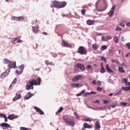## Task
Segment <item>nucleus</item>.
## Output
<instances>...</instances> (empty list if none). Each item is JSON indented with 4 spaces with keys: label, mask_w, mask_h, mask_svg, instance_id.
Segmentation results:
<instances>
[{
    "label": "nucleus",
    "mask_w": 130,
    "mask_h": 130,
    "mask_svg": "<svg viewBox=\"0 0 130 130\" xmlns=\"http://www.w3.org/2000/svg\"><path fill=\"white\" fill-rule=\"evenodd\" d=\"M38 82L33 79L29 80L25 86L26 89L27 90H29L30 89H33L34 88L33 85H40L41 81V78L40 77H38Z\"/></svg>",
    "instance_id": "1"
},
{
    "label": "nucleus",
    "mask_w": 130,
    "mask_h": 130,
    "mask_svg": "<svg viewBox=\"0 0 130 130\" xmlns=\"http://www.w3.org/2000/svg\"><path fill=\"white\" fill-rule=\"evenodd\" d=\"M77 52L81 54H85L87 53L86 49L83 46L79 47L77 51Z\"/></svg>",
    "instance_id": "2"
},
{
    "label": "nucleus",
    "mask_w": 130,
    "mask_h": 130,
    "mask_svg": "<svg viewBox=\"0 0 130 130\" xmlns=\"http://www.w3.org/2000/svg\"><path fill=\"white\" fill-rule=\"evenodd\" d=\"M64 121L66 124H68L69 125L72 126H74V123L69 118H64Z\"/></svg>",
    "instance_id": "3"
},
{
    "label": "nucleus",
    "mask_w": 130,
    "mask_h": 130,
    "mask_svg": "<svg viewBox=\"0 0 130 130\" xmlns=\"http://www.w3.org/2000/svg\"><path fill=\"white\" fill-rule=\"evenodd\" d=\"M8 67L9 68V69L11 68H15L16 67V62L15 61L13 62L10 61Z\"/></svg>",
    "instance_id": "4"
},
{
    "label": "nucleus",
    "mask_w": 130,
    "mask_h": 130,
    "mask_svg": "<svg viewBox=\"0 0 130 130\" xmlns=\"http://www.w3.org/2000/svg\"><path fill=\"white\" fill-rule=\"evenodd\" d=\"M82 77V75H80L76 76L73 78L72 81L73 82H75L80 79Z\"/></svg>",
    "instance_id": "5"
},
{
    "label": "nucleus",
    "mask_w": 130,
    "mask_h": 130,
    "mask_svg": "<svg viewBox=\"0 0 130 130\" xmlns=\"http://www.w3.org/2000/svg\"><path fill=\"white\" fill-rule=\"evenodd\" d=\"M59 2L54 1L52 2V4H51V7H54L58 8V5L59 4Z\"/></svg>",
    "instance_id": "6"
},
{
    "label": "nucleus",
    "mask_w": 130,
    "mask_h": 130,
    "mask_svg": "<svg viewBox=\"0 0 130 130\" xmlns=\"http://www.w3.org/2000/svg\"><path fill=\"white\" fill-rule=\"evenodd\" d=\"M115 5L113 6L111 8V9L108 12V14L109 15V16L111 18L113 16V14L114 12V10L115 8Z\"/></svg>",
    "instance_id": "7"
},
{
    "label": "nucleus",
    "mask_w": 130,
    "mask_h": 130,
    "mask_svg": "<svg viewBox=\"0 0 130 130\" xmlns=\"http://www.w3.org/2000/svg\"><path fill=\"white\" fill-rule=\"evenodd\" d=\"M10 71V69H8L4 72L2 74L1 76L2 78H4L6 76H7L8 75V73Z\"/></svg>",
    "instance_id": "8"
},
{
    "label": "nucleus",
    "mask_w": 130,
    "mask_h": 130,
    "mask_svg": "<svg viewBox=\"0 0 130 130\" xmlns=\"http://www.w3.org/2000/svg\"><path fill=\"white\" fill-rule=\"evenodd\" d=\"M66 2H59L58 8H60L64 7L66 5Z\"/></svg>",
    "instance_id": "9"
},
{
    "label": "nucleus",
    "mask_w": 130,
    "mask_h": 130,
    "mask_svg": "<svg viewBox=\"0 0 130 130\" xmlns=\"http://www.w3.org/2000/svg\"><path fill=\"white\" fill-rule=\"evenodd\" d=\"M33 94L30 93V92L27 93V95H26L24 98L25 100H28L33 96Z\"/></svg>",
    "instance_id": "10"
},
{
    "label": "nucleus",
    "mask_w": 130,
    "mask_h": 130,
    "mask_svg": "<svg viewBox=\"0 0 130 130\" xmlns=\"http://www.w3.org/2000/svg\"><path fill=\"white\" fill-rule=\"evenodd\" d=\"M76 66L77 67L82 71H84L85 70V66L81 64H77Z\"/></svg>",
    "instance_id": "11"
},
{
    "label": "nucleus",
    "mask_w": 130,
    "mask_h": 130,
    "mask_svg": "<svg viewBox=\"0 0 130 130\" xmlns=\"http://www.w3.org/2000/svg\"><path fill=\"white\" fill-rule=\"evenodd\" d=\"M34 108L37 112L39 113L40 114L42 115L44 114L43 112L40 109L35 106L34 107Z\"/></svg>",
    "instance_id": "12"
},
{
    "label": "nucleus",
    "mask_w": 130,
    "mask_h": 130,
    "mask_svg": "<svg viewBox=\"0 0 130 130\" xmlns=\"http://www.w3.org/2000/svg\"><path fill=\"white\" fill-rule=\"evenodd\" d=\"M61 44L65 47H70L71 46V45H69L68 43L64 40L62 41Z\"/></svg>",
    "instance_id": "13"
},
{
    "label": "nucleus",
    "mask_w": 130,
    "mask_h": 130,
    "mask_svg": "<svg viewBox=\"0 0 130 130\" xmlns=\"http://www.w3.org/2000/svg\"><path fill=\"white\" fill-rule=\"evenodd\" d=\"M100 126L99 121H97L95 123V129L97 130L100 129Z\"/></svg>",
    "instance_id": "14"
},
{
    "label": "nucleus",
    "mask_w": 130,
    "mask_h": 130,
    "mask_svg": "<svg viewBox=\"0 0 130 130\" xmlns=\"http://www.w3.org/2000/svg\"><path fill=\"white\" fill-rule=\"evenodd\" d=\"M71 86L72 87H73L74 88H77L78 87H82V85H79L78 84L71 83Z\"/></svg>",
    "instance_id": "15"
},
{
    "label": "nucleus",
    "mask_w": 130,
    "mask_h": 130,
    "mask_svg": "<svg viewBox=\"0 0 130 130\" xmlns=\"http://www.w3.org/2000/svg\"><path fill=\"white\" fill-rule=\"evenodd\" d=\"M38 28L39 27L38 26H36V27L32 26V29L33 31L36 34L38 30Z\"/></svg>",
    "instance_id": "16"
},
{
    "label": "nucleus",
    "mask_w": 130,
    "mask_h": 130,
    "mask_svg": "<svg viewBox=\"0 0 130 130\" xmlns=\"http://www.w3.org/2000/svg\"><path fill=\"white\" fill-rule=\"evenodd\" d=\"M1 126L4 127H9L10 126V125L8 124L5 123H2L0 124Z\"/></svg>",
    "instance_id": "17"
},
{
    "label": "nucleus",
    "mask_w": 130,
    "mask_h": 130,
    "mask_svg": "<svg viewBox=\"0 0 130 130\" xmlns=\"http://www.w3.org/2000/svg\"><path fill=\"white\" fill-rule=\"evenodd\" d=\"M21 98V94H19L18 95L15 96L13 99V101H15L16 100L19 99Z\"/></svg>",
    "instance_id": "18"
},
{
    "label": "nucleus",
    "mask_w": 130,
    "mask_h": 130,
    "mask_svg": "<svg viewBox=\"0 0 130 130\" xmlns=\"http://www.w3.org/2000/svg\"><path fill=\"white\" fill-rule=\"evenodd\" d=\"M99 47L98 45L96 43L93 44L92 45V48L93 49L95 50H97Z\"/></svg>",
    "instance_id": "19"
},
{
    "label": "nucleus",
    "mask_w": 130,
    "mask_h": 130,
    "mask_svg": "<svg viewBox=\"0 0 130 130\" xmlns=\"http://www.w3.org/2000/svg\"><path fill=\"white\" fill-rule=\"evenodd\" d=\"M87 23L88 25H91L94 23V22L93 21L89 20L87 21Z\"/></svg>",
    "instance_id": "20"
},
{
    "label": "nucleus",
    "mask_w": 130,
    "mask_h": 130,
    "mask_svg": "<svg viewBox=\"0 0 130 130\" xmlns=\"http://www.w3.org/2000/svg\"><path fill=\"white\" fill-rule=\"evenodd\" d=\"M108 64H107L106 66V69L109 73H111L112 72V70L109 67Z\"/></svg>",
    "instance_id": "21"
},
{
    "label": "nucleus",
    "mask_w": 130,
    "mask_h": 130,
    "mask_svg": "<svg viewBox=\"0 0 130 130\" xmlns=\"http://www.w3.org/2000/svg\"><path fill=\"white\" fill-rule=\"evenodd\" d=\"M121 89L123 90L127 91L130 89V86L126 87H122Z\"/></svg>",
    "instance_id": "22"
},
{
    "label": "nucleus",
    "mask_w": 130,
    "mask_h": 130,
    "mask_svg": "<svg viewBox=\"0 0 130 130\" xmlns=\"http://www.w3.org/2000/svg\"><path fill=\"white\" fill-rule=\"evenodd\" d=\"M15 118L14 115L13 114L9 115L7 117V118L10 120H12Z\"/></svg>",
    "instance_id": "23"
},
{
    "label": "nucleus",
    "mask_w": 130,
    "mask_h": 130,
    "mask_svg": "<svg viewBox=\"0 0 130 130\" xmlns=\"http://www.w3.org/2000/svg\"><path fill=\"white\" fill-rule=\"evenodd\" d=\"M3 61L4 63H7L8 65L10 61L7 58H5L4 59Z\"/></svg>",
    "instance_id": "24"
},
{
    "label": "nucleus",
    "mask_w": 130,
    "mask_h": 130,
    "mask_svg": "<svg viewBox=\"0 0 130 130\" xmlns=\"http://www.w3.org/2000/svg\"><path fill=\"white\" fill-rule=\"evenodd\" d=\"M107 48V47L106 45H104L101 46L100 48V50L101 51H103L106 49Z\"/></svg>",
    "instance_id": "25"
},
{
    "label": "nucleus",
    "mask_w": 130,
    "mask_h": 130,
    "mask_svg": "<svg viewBox=\"0 0 130 130\" xmlns=\"http://www.w3.org/2000/svg\"><path fill=\"white\" fill-rule=\"evenodd\" d=\"M118 69L119 71L121 73H123L125 72V71L123 70V68L121 67H119Z\"/></svg>",
    "instance_id": "26"
},
{
    "label": "nucleus",
    "mask_w": 130,
    "mask_h": 130,
    "mask_svg": "<svg viewBox=\"0 0 130 130\" xmlns=\"http://www.w3.org/2000/svg\"><path fill=\"white\" fill-rule=\"evenodd\" d=\"M83 126L84 127L88 128H91V126L89 125L86 123H84L83 124Z\"/></svg>",
    "instance_id": "27"
},
{
    "label": "nucleus",
    "mask_w": 130,
    "mask_h": 130,
    "mask_svg": "<svg viewBox=\"0 0 130 130\" xmlns=\"http://www.w3.org/2000/svg\"><path fill=\"white\" fill-rule=\"evenodd\" d=\"M18 21H22L24 19V17L23 16L17 17Z\"/></svg>",
    "instance_id": "28"
},
{
    "label": "nucleus",
    "mask_w": 130,
    "mask_h": 130,
    "mask_svg": "<svg viewBox=\"0 0 130 130\" xmlns=\"http://www.w3.org/2000/svg\"><path fill=\"white\" fill-rule=\"evenodd\" d=\"M85 92V90H83L82 91L80 92L78 94H76V96H80L82 95Z\"/></svg>",
    "instance_id": "29"
},
{
    "label": "nucleus",
    "mask_w": 130,
    "mask_h": 130,
    "mask_svg": "<svg viewBox=\"0 0 130 130\" xmlns=\"http://www.w3.org/2000/svg\"><path fill=\"white\" fill-rule=\"evenodd\" d=\"M86 68L90 70H92V66L90 65H88L86 67Z\"/></svg>",
    "instance_id": "30"
},
{
    "label": "nucleus",
    "mask_w": 130,
    "mask_h": 130,
    "mask_svg": "<svg viewBox=\"0 0 130 130\" xmlns=\"http://www.w3.org/2000/svg\"><path fill=\"white\" fill-rule=\"evenodd\" d=\"M63 108L62 107H61L59 109L56 113V114L57 115L58 112H61L63 110Z\"/></svg>",
    "instance_id": "31"
},
{
    "label": "nucleus",
    "mask_w": 130,
    "mask_h": 130,
    "mask_svg": "<svg viewBox=\"0 0 130 130\" xmlns=\"http://www.w3.org/2000/svg\"><path fill=\"white\" fill-rule=\"evenodd\" d=\"M127 82V78H124L122 80V83L126 84Z\"/></svg>",
    "instance_id": "32"
},
{
    "label": "nucleus",
    "mask_w": 130,
    "mask_h": 130,
    "mask_svg": "<svg viewBox=\"0 0 130 130\" xmlns=\"http://www.w3.org/2000/svg\"><path fill=\"white\" fill-rule=\"evenodd\" d=\"M11 19L12 20L18 21L17 17L12 16L11 18Z\"/></svg>",
    "instance_id": "33"
},
{
    "label": "nucleus",
    "mask_w": 130,
    "mask_h": 130,
    "mask_svg": "<svg viewBox=\"0 0 130 130\" xmlns=\"http://www.w3.org/2000/svg\"><path fill=\"white\" fill-rule=\"evenodd\" d=\"M17 81V79L16 78H15L13 80V82H12L10 86V87H11L13 85V84H14Z\"/></svg>",
    "instance_id": "34"
},
{
    "label": "nucleus",
    "mask_w": 130,
    "mask_h": 130,
    "mask_svg": "<svg viewBox=\"0 0 130 130\" xmlns=\"http://www.w3.org/2000/svg\"><path fill=\"white\" fill-rule=\"evenodd\" d=\"M114 40L115 43H117L118 42V37L115 36L114 38Z\"/></svg>",
    "instance_id": "35"
},
{
    "label": "nucleus",
    "mask_w": 130,
    "mask_h": 130,
    "mask_svg": "<svg viewBox=\"0 0 130 130\" xmlns=\"http://www.w3.org/2000/svg\"><path fill=\"white\" fill-rule=\"evenodd\" d=\"M122 90L121 89L119 91L117 92L116 93L114 94V96H117L119 95L121 93Z\"/></svg>",
    "instance_id": "36"
},
{
    "label": "nucleus",
    "mask_w": 130,
    "mask_h": 130,
    "mask_svg": "<svg viewBox=\"0 0 130 130\" xmlns=\"http://www.w3.org/2000/svg\"><path fill=\"white\" fill-rule=\"evenodd\" d=\"M24 66L23 64L21 65L20 66H19V69H21V70H23H23L24 69Z\"/></svg>",
    "instance_id": "37"
},
{
    "label": "nucleus",
    "mask_w": 130,
    "mask_h": 130,
    "mask_svg": "<svg viewBox=\"0 0 130 130\" xmlns=\"http://www.w3.org/2000/svg\"><path fill=\"white\" fill-rule=\"evenodd\" d=\"M16 73L19 75H20L23 72V70H21L20 71H18V70H16Z\"/></svg>",
    "instance_id": "38"
},
{
    "label": "nucleus",
    "mask_w": 130,
    "mask_h": 130,
    "mask_svg": "<svg viewBox=\"0 0 130 130\" xmlns=\"http://www.w3.org/2000/svg\"><path fill=\"white\" fill-rule=\"evenodd\" d=\"M98 110H103L104 107H97Z\"/></svg>",
    "instance_id": "39"
},
{
    "label": "nucleus",
    "mask_w": 130,
    "mask_h": 130,
    "mask_svg": "<svg viewBox=\"0 0 130 130\" xmlns=\"http://www.w3.org/2000/svg\"><path fill=\"white\" fill-rule=\"evenodd\" d=\"M101 60L103 61H104L105 62H106V58L103 56L101 57Z\"/></svg>",
    "instance_id": "40"
},
{
    "label": "nucleus",
    "mask_w": 130,
    "mask_h": 130,
    "mask_svg": "<svg viewBox=\"0 0 130 130\" xmlns=\"http://www.w3.org/2000/svg\"><path fill=\"white\" fill-rule=\"evenodd\" d=\"M126 46L128 49H130V43H128L126 44Z\"/></svg>",
    "instance_id": "41"
},
{
    "label": "nucleus",
    "mask_w": 130,
    "mask_h": 130,
    "mask_svg": "<svg viewBox=\"0 0 130 130\" xmlns=\"http://www.w3.org/2000/svg\"><path fill=\"white\" fill-rule=\"evenodd\" d=\"M102 88H101L99 86L97 87V90H98L99 91H102Z\"/></svg>",
    "instance_id": "42"
},
{
    "label": "nucleus",
    "mask_w": 130,
    "mask_h": 130,
    "mask_svg": "<svg viewBox=\"0 0 130 130\" xmlns=\"http://www.w3.org/2000/svg\"><path fill=\"white\" fill-rule=\"evenodd\" d=\"M20 129L21 130H29L27 128L24 127H20Z\"/></svg>",
    "instance_id": "43"
},
{
    "label": "nucleus",
    "mask_w": 130,
    "mask_h": 130,
    "mask_svg": "<svg viewBox=\"0 0 130 130\" xmlns=\"http://www.w3.org/2000/svg\"><path fill=\"white\" fill-rule=\"evenodd\" d=\"M116 29L117 31H121L122 30L121 28L118 26H117V27L116 28Z\"/></svg>",
    "instance_id": "44"
},
{
    "label": "nucleus",
    "mask_w": 130,
    "mask_h": 130,
    "mask_svg": "<svg viewBox=\"0 0 130 130\" xmlns=\"http://www.w3.org/2000/svg\"><path fill=\"white\" fill-rule=\"evenodd\" d=\"M74 116H76V118H77L78 119L79 118V117L77 116V113L76 112H74Z\"/></svg>",
    "instance_id": "45"
},
{
    "label": "nucleus",
    "mask_w": 130,
    "mask_h": 130,
    "mask_svg": "<svg viewBox=\"0 0 130 130\" xmlns=\"http://www.w3.org/2000/svg\"><path fill=\"white\" fill-rule=\"evenodd\" d=\"M100 72L101 73H103L105 72V70L104 68H101V69L100 70Z\"/></svg>",
    "instance_id": "46"
},
{
    "label": "nucleus",
    "mask_w": 130,
    "mask_h": 130,
    "mask_svg": "<svg viewBox=\"0 0 130 130\" xmlns=\"http://www.w3.org/2000/svg\"><path fill=\"white\" fill-rule=\"evenodd\" d=\"M84 120L86 121L91 122V121L90 119L89 118H87L85 119H84Z\"/></svg>",
    "instance_id": "47"
},
{
    "label": "nucleus",
    "mask_w": 130,
    "mask_h": 130,
    "mask_svg": "<svg viewBox=\"0 0 130 130\" xmlns=\"http://www.w3.org/2000/svg\"><path fill=\"white\" fill-rule=\"evenodd\" d=\"M108 80V82L110 83H112L113 82V80L111 79H109Z\"/></svg>",
    "instance_id": "48"
},
{
    "label": "nucleus",
    "mask_w": 130,
    "mask_h": 130,
    "mask_svg": "<svg viewBox=\"0 0 130 130\" xmlns=\"http://www.w3.org/2000/svg\"><path fill=\"white\" fill-rule=\"evenodd\" d=\"M120 103L123 106H125L127 104V103H125L121 102Z\"/></svg>",
    "instance_id": "49"
},
{
    "label": "nucleus",
    "mask_w": 130,
    "mask_h": 130,
    "mask_svg": "<svg viewBox=\"0 0 130 130\" xmlns=\"http://www.w3.org/2000/svg\"><path fill=\"white\" fill-rule=\"evenodd\" d=\"M49 63V65H52V66H54L55 65V64L52 62H49V63Z\"/></svg>",
    "instance_id": "50"
},
{
    "label": "nucleus",
    "mask_w": 130,
    "mask_h": 130,
    "mask_svg": "<svg viewBox=\"0 0 130 130\" xmlns=\"http://www.w3.org/2000/svg\"><path fill=\"white\" fill-rule=\"evenodd\" d=\"M85 12V10L84 9H83L82 10V14H84Z\"/></svg>",
    "instance_id": "51"
},
{
    "label": "nucleus",
    "mask_w": 130,
    "mask_h": 130,
    "mask_svg": "<svg viewBox=\"0 0 130 130\" xmlns=\"http://www.w3.org/2000/svg\"><path fill=\"white\" fill-rule=\"evenodd\" d=\"M92 83L94 85H96V81L95 80H94L92 81Z\"/></svg>",
    "instance_id": "52"
},
{
    "label": "nucleus",
    "mask_w": 130,
    "mask_h": 130,
    "mask_svg": "<svg viewBox=\"0 0 130 130\" xmlns=\"http://www.w3.org/2000/svg\"><path fill=\"white\" fill-rule=\"evenodd\" d=\"M45 64L47 65V66L49 65V63H49V62H48V61H47V60H46L45 61Z\"/></svg>",
    "instance_id": "53"
},
{
    "label": "nucleus",
    "mask_w": 130,
    "mask_h": 130,
    "mask_svg": "<svg viewBox=\"0 0 130 130\" xmlns=\"http://www.w3.org/2000/svg\"><path fill=\"white\" fill-rule=\"evenodd\" d=\"M101 83V82L99 81H98L96 83V84L99 85Z\"/></svg>",
    "instance_id": "54"
},
{
    "label": "nucleus",
    "mask_w": 130,
    "mask_h": 130,
    "mask_svg": "<svg viewBox=\"0 0 130 130\" xmlns=\"http://www.w3.org/2000/svg\"><path fill=\"white\" fill-rule=\"evenodd\" d=\"M121 65L122 66H125L126 67H127V66L126 65L125 63L124 62L123 63H122L121 64Z\"/></svg>",
    "instance_id": "55"
},
{
    "label": "nucleus",
    "mask_w": 130,
    "mask_h": 130,
    "mask_svg": "<svg viewBox=\"0 0 130 130\" xmlns=\"http://www.w3.org/2000/svg\"><path fill=\"white\" fill-rule=\"evenodd\" d=\"M106 38L108 39H111V37L110 36H108L106 37Z\"/></svg>",
    "instance_id": "56"
},
{
    "label": "nucleus",
    "mask_w": 130,
    "mask_h": 130,
    "mask_svg": "<svg viewBox=\"0 0 130 130\" xmlns=\"http://www.w3.org/2000/svg\"><path fill=\"white\" fill-rule=\"evenodd\" d=\"M120 25L122 27H123L125 26V25L123 23H120Z\"/></svg>",
    "instance_id": "57"
},
{
    "label": "nucleus",
    "mask_w": 130,
    "mask_h": 130,
    "mask_svg": "<svg viewBox=\"0 0 130 130\" xmlns=\"http://www.w3.org/2000/svg\"><path fill=\"white\" fill-rule=\"evenodd\" d=\"M18 43H21L22 42V41L21 40H19L17 41Z\"/></svg>",
    "instance_id": "58"
},
{
    "label": "nucleus",
    "mask_w": 130,
    "mask_h": 130,
    "mask_svg": "<svg viewBox=\"0 0 130 130\" xmlns=\"http://www.w3.org/2000/svg\"><path fill=\"white\" fill-rule=\"evenodd\" d=\"M4 116V118H5V121L6 122L7 121V118L6 117V116Z\"/></svg>",
    "instance_id": "59"
},
{
    "label": "nucleus",
    "mask_w": 130,
    "mask_h": 130,
    "mask_svg": "<svg viewBox=\"0 0 130 130\" xmlns=\"http://www.w3.org/2000/svg\"><path fill=\"white\" fill-rule=\"evenodd\" d=\"M4 116H5V115H3V114H0V117H1V118H2V117L4 118Z\"/></svg>",
    "instance_id": "60"
},
{
    "label": "nucleus",
    "mask_w": 130,
    "mask_h": 130,
    "mask_svg": "<svg viewBox=\"0 0 130 130\" xmlns=\"http://www.w3.org/2000/svg\"><path fill=\"white\" fill-rule=\"evenodd\" d=\"M126 25L127 26H130V22L127 23Z\"/></svg>",
    "instance_id": "61"
},
{
    "label": "nucleus",
    "mask_w": 130,
    "mask_h": 130,
    "mask_svg": "<svg viewBox=\"0 0 130 130\" xmlns=\"http://www.w3.org/2000/svg\"><path fill=\"white\" fill-rule=\"evenodd\" d=\"M108 102L106 100H104V104H106L108 103Z\"/></svg>",
    "instance_id": "62"
},
{
    "label": "nucleus",
    "mask_w": 130,
    "mask_h": 130,
    "mask_svg": "<svg viewBox=\"0 0 130 130\" xmlns=\"http://www.w3.org/2000/svg\"><path fill=\"white\" fill-rule=\"evenodd\" d=\"M118 65H119V64L120 63V62L119 61H118V60H116L115 62Z\"/></svg>",
    "instance_id": "63"
},
{
    "label": "nucleus",
    "mask_w": 130,
    "mask_h": 130,
    "mask_svg": "<svg viewBox=\"0 0 130 130\" xmlns=\"http://www.w3.org/2000/svg\"><path fill=\"white\" fill-rule=\"evenodd\" d=\"M91 94H96V93L95 92H93V91H91Z\"/></svg>",
    "instance_id": "64"
}]
</instances>
